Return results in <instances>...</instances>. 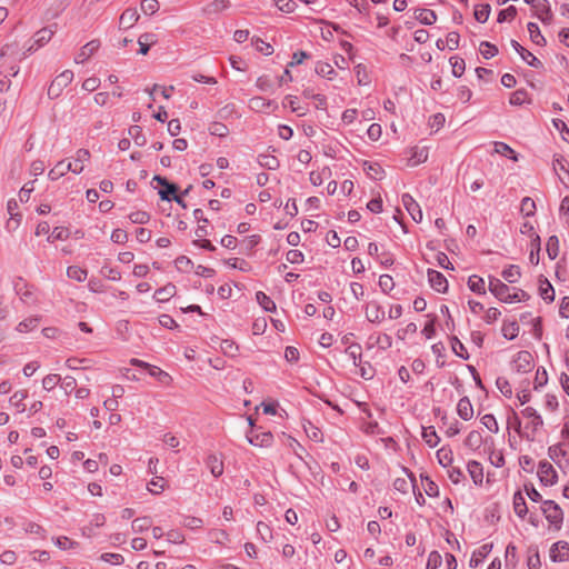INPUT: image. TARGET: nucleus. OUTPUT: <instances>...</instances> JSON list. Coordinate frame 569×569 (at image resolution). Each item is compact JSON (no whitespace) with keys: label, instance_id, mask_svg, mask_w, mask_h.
I'll return each instance as SVG.
<instances>
[{"label":"nucleus","instance_id":"obj_1","mask_svg":"<svg viewBox=\"0 0 569 569\" xmlns=\"http://www.w3.org/2000/svg\"><path fill=\"white\" fill-rule=\"evenodd\" d=\"M541 511L555 530H560L563 523V511L553 500H543Z\"/></svg>","mask_w":569,"mask_h":569},{"label":"nucleus","instance_id":"obj_2","mask_svg":"<svg viewBox=\"0 0 569 569\" xmlns=\"http://www.w3.org/2000/svg\"><path fill=\"white\" fill-rule=\"evenodd\" d=\"M521 415L523 418L528 419V423L526 425L527 432L525 437L528 440H533L537 432L542 428L543 420L542 417L538 413V411L532 407H526Z\"/></svg>","mask_w":569,"mask_h":569},{"label":"nucleus","instance_id":"obj_3","mask_svg":"<svg viewBox=\"0 0 569 569\" xmlns=\"http://www.w3.org/2000/svg\"><path fill=\"white\" fill-rule=\"evenodd\" d=\"M73 79V72L71 70H64L57 76L48 88V96L50 99L60 97L63 89L71 83Z\"/></svg>","mask_w":569,"mask_h":569},{"label":"nucleus","instance_id":"obj_4","mask_svg":"<svg viewBox=\"0 0 569 569\" xmlns=\"http://www.w3.org/2000/svg\"><path fill=\"white\" fill-rule=\"evenodd\" d=\"M56 30L52 26L44 27L37 31L33 36L32 43L28 47L27 51L23 53V57L27 54L32 53L33 51L38 50L39 48L43 47L46 43H48L52 36L54 34Z\"/></svg>","mask_w":569,"mask_h":569},{"label":"nucleus","instance_id":"obj_5","mask_svg":"<svg viewBox=\"0 0 569 569\" xmlns=\"http://www.w3.org/2000/svg\"><path fill=\"white\" fill-rule=\"evenodd\" d=\"M533 368V358L529 351H519L512 360V370L517 373H527Z\"/></svg>","mask_w":569,"mask_h":569},{"label":"nucleus","instance_id":"obj_6","mask_svg":"<svg viewBox=\"0 0 569 569\" xmlns=\"http://www.w3.org/2000/svg\"><path fill=\"white\" fill-rule=\"evenodd\" d=\"M69 171L80 174L83 171V167L73 168L72 161L61 160L48 172V178L54 181L63 177Z\"/></svg>","mask_w":569,"mask_h":569},{"label":"nucleus","instance_id":"obj_7","mask_svg":"<svg viewBox=\"0 0 569 569\" xmlns=\"http://www.w3.org/2000/svg\"><path fill=\"white\" fill-rule=\"evenodd\" d=\"M489 291L500 301L509 303L511 295L510 288L500 279L495 277L489 278Z\"/></svg>","mask_w":569,"mask_h":569},{"label":"nucleus","instance_id":"obj_8","mask_svg":"<svg viewBox=\"0 0 569 569\" xmlns=\"http://www.w3.org/2000/svg\"><path fill=\"white\" fill-rule=\"evenodd\" d=\"M550 559L553 562H565L569 560V543L567 541H557L550 548Z\"/></svg>","mask_w":569,"mask_h":569},{"label":"nucleus","instance_id":"obj_9","mask_svg":"<svg viewBox=\"0 0 569 569\" xmlns=\"http://www.w3.org/2000/svg\"><path fill=\"white\" fill-rule=\"evenodd\" d=\"M428 281L432 289H435L438 292H446L448 290V280L446 277L433 269L428 270Z\"/></svg>","mask_w":569,"mask_h":569},{"label":"nucleus","instance_id":"obj_10","mask_svg":"<svg viewBox=\"0 0 569 569\" xmlns=\"http://www.w3.org/2000/svg\"><path fill=\"white\" fill-rule=\"evenodd\" d=\"M402 204L416 222L422 220V211L418 202L409 194L405 193L401 197Z\"/></svg>","mask_w":569,"mask_h":569},{"label":"nucleus","instance_id":"obj_11","mask_svg":"<svg viewBox=\"0 0 569 569\" xmlns=\"http://www.w3.org/2000/svg\"><path fill=\"white\" fill-rule=\"evenodd\" d=\"M100 48V41L94 39L86 43L78 54L74 57V62L80 64L84 63L91 56L97 52V50Z\"/></svg>","mask_w":569,"mask_h":569},{"label":"nucleus","instance_id":"obj_12","mask_svg":"<svg viewBox=\"0 0 569 569\" xmlns=\"http://www.w3.org/2000/svg\"><path fill=\"white\" fill-rule=\"evenodd\" d=\"M511 47L519 53L521 59L528 63L530 67L540 68L542 66L541 61L535 57L530 51L525 49L518 41L511 40Z\"/></svg>","mask_w":569,"mask_h":569},{"label":"nucleus","instance_id":"obj_13","mask_svg":"<svg viewBox=\"0 0 569 569\" xmlns=\"http://www.w3.org/2000/svg\"><path fill=\"white\" fill-rule=\"evenodd\" d=\"M538 475L545 486H552L557 480V472L549 462L540 463Z\"/></svg>","mask_w":569,"mask_h":569},{"label":"nucleus","instance_id":"obj_14","mask_svg":"<svg viewBox=\"0 0 569 569\" xmlns=\"http://www.w3.org/2000/svg\"><path fill=\"white\" fill-rule=\"evenodd\" d=\"M366 318L368 321L379 323L386 318L385 310L377 302H370L366 308Z\"/></svg>","mask_w":569,"mask_h":569},{"label":"nucleus","instance_id":"obj_15","mask_svg":"<svg viewBox=\"0 0 569 569\" xmlns=\"http://www.w3.org/2000/svg\"><path fill=\"white\" fill-rule=\"evenodd\" d=\"M139 13L136 8L126 9L119 19V28L120 29H130L132 28L137 21L139 20Z\"/></svg>","mask_w":569,"mask_h":569},{"label":"nucleus","instance_id":"obj_16","mask_svg":"<svg viewBox=\"0 0 569 569\" xmlns=\"http://www.w3.org/2000/svg\"><path fill=\"white\" fill-rule=\"evenodd\" d=\"M536 12V17L543 23H549L552 19V11L548 0L537 1L532 7Z\"/></svg>","mask_w":569,"mask_h":569},{"label":"nucleus","instance_id":"obj_17","mask_svg":"<svg viewBox=\"0 0 569 569\" xmlns=\"http://www.w3.org/2000/svg\"><path fill=\"white\" fill-rule=\"evenodd\" d=\"M428 148L427 147H415L410 149V158L408 160V164L410 167H416L420 163H423L428 159Z\"/></svg>","mask_w":569,"mask_h":569},{"label":"nucleus","instance_id":"obj_18","mask_svg":"<svg viewBox=\"0 0 569 569\" xmlns=\"http://www.w3.org/2000/svg\"><path fill=\"white\" fill-rule=\"evenodd\" d=\"M467 470L475 485L480 486L483 482V468L482 465L476 460H470L467 465Z\"/></svg>","mask_w":569,"mask_h":569},{"label":"nucleus","instance_id":"obj_19","mask_svg":"<svg viewBox=\"0 0 569 569\" xmlns=\"http://www.w3.org/2000/svg\"><path fill=\"white\" fill-rule=\"evenodd\" d=\"M457 413L458 416L468 421L473 417V407L468 397H462L457 405Z\"/></svg>","mask_w":569,"mask_h":569},{"label":"nucleus","instance_id":"obj_20","mask_svg":"<svg viewBox=\"0 0 569 569\" xmlns=\"http://www.w3.org/2000/svg\"><path fill=\"white\" fill-rule=\"evenodd\" d=\"M415 18L425 26H431L437 21V14L433 10L419 8L415 10Z\"/></svg>","mask_w":569,"mask_h":569},{"label":"nucleus","instance_id":"obj_21","mask_svg":"<svg viewBox=\"0 0 569 569\" xmlns=\"http://www.w3.org/2000/svg\"><path fill=\"white\" fill-rule=\"evenodd\" d=\"M206 465L214 478H218L223 473V461L217 455H210L207 458Z\"/></svg>","mask_w":569,"mask_h":569},{"label":"nucleus","instance_id":"obj_22","mask_svg":"<svg viewBox=\"0 0 569 569\" xmlns=\"http://www.w3.org/2000/svg\"><path fill=\"white\" fill-rule=\"evenodd\" d=\"M539 295L547 302H552L555 300V289L548 279L543 277H540L539 279Z\"/></svg>","mask_w":569,"mask_h":569},{"label":"nucleus","instance_id":"obj_23","mask_svg":"<svg viewBox=\"0 0 569 569\" xmlns=\"http://www.w3.org/2000/svg\"><path fill=\"white\" fill-rule=\"evenodd\" d=\"M257 161L260 167L268 170H277L280 166V161L278 160V158L270 153H260L257 157Z\"/></svg>","mask_w":569,"mask_h":569},{"label":"nucleus","instance_id":"obj_24","mask_svg":"<svg viewBox=\"0 0 569 569\" xmlns=\"http://www.w3.org/2000/svg\"><path fill=\"white\" fill-rule=\"evenodd\" d=\"M177 292L176 286L168 283L164 287L156 290L153 299L158 302H166L170 300Z\"/></svg>","mask_w":569,"mask_h":569},{"label":"nucleus","instance_id":"obj_25","mask_svg":"<svg viewBox=\"0 0 569 569\" xmlns=\"http://www.w3.org/2000/svg\"><path fill=\"white\" fill-rule=\"evenodd\" d=\"M492 550L491 543H485L481 547H479L477 550L473 551L469 565L470 567H478L480 561L486 558Z\"/></svg>","mask_w":569,"mask_h":569},{"label":"nucleus","instance_id":"obj_26","mask_svg":"<svg viewBox=\"0 0 569 569\" xmlns=\"http://www.w3.org/2000/svg\"><path fill=\"white\" fill-rule=\"evenodd\" d=\"M483 443V438L480 431L472 430L468 433L465 440V446L472 451L480 449Z\"/></svg>","mask_w":569,"mask_h":569},{"label":"nucleus","instance_id":"obj_27","mask_svg":"<svg viewBox=\"0 0 569 569\" xmlns=\"http://www.w3.org/2000/svg\"><path fill=\"white\" fill-rule=\"evenodd\" d=\"M157 42V36L151 32L142 33L139 39V53L140 54H147L150 47Z\"/></svg>","mask_w":569,"mask_h":569},{"label":"nucleus","instance_id":"obj_28","mask_svg":"<svg viewBox=\"0 0 569 569\" xmlns=\"http://www.w3.org/2000/svg\"><path fill=\"white\" fill-rule=\"evenodd\" d=\"M513 510H515V513L521 519H523L526 517V515L528 513V507H527L525 497L522 496V493L520 491H517L513 495Z\"/></svg>","mask_w":569,"mask_h":569},{"label":"nucleus","instance_id":"obj_29","mask_svg":"<svg viewBox=\"0 0 569 569\" xmlns=\"http://www.w3.org/2000/svg\"><path fill=\"white\" fill-rule=\"evenodd\" d=\"M272 440H273V436L271 432H262V433H258V435L248 437V441L252 446H257V447H269V446H271Z\"/></svg>","mask_w":569,"mask_h":569},{"label":"nucleus","instance_id":"obj_30","mask_svg":"<svg viewBox=\"0 0 569 569\" xmlns=\"http://www.w3.org/2000/svg\"><path fill=\"white\" fill-rule=\"evenodd\" d=\"M256 300L259 306L267 312H274L277 310L274 301L262 291H258L256 293Z\"/></svg>","mask_w":569,"mask_h":569},{"label":"nucleus","instance_id":"obj_31","mask_svg":"<svg viewBox=\"0 0 569 569\" xmlns=\"http://www.w3.org/2000/svg\"><path fill=\"white\" fill-rule=\"evenodd\" d=\"M28 397L27 390H18L10 397V403L18 409L19 412L26 411L24 400Z\"/></svg>","mask_w":569,"mask_h":569},{"label":"nucleus","instance_id":"obj_32","mask_svg":"<svg viewBox=\"0 0 569 569\" xmlns=\"http://www.w3.org/2000/svg\"><path fill=\"white\" fill-rule=\"evenodd\" d=\"M315 71L320 77H323V78H327L330 80L333 79L336 76V71H335L333 67L330 63L323 62V61H318L316 63Z\"/></svg>","mask_w":569,"mask_h":569},{"label":"nucleus","instance_id":"obj_33","mask_svg":"<svg viewBox=\"0 0 569 569\" xmlns=\"http://www.w3.org/2000/svg\"><path fill=\"white\" fill-rule=\"evenodd\" d=\"M422 439L430 447L435 448L440 442V438L437 435L433 427L422 428Z\"/></svg>","mask_w":569,"mask_h":569},{"label":"nucleus","instance_id":"obj_34","mask_svg":"<svg viewBox=\"0 0 569 569\" xmlns=\"http://www.w3.org/2000/svg\"><path fill=\"white\" fill-rule=\"evenodd\" d=\"M468 287L475 293H478V295L486 293L485 280L477 274H472L469 277Z\"/></svg>","mask_w":569,"mask_h":569},{"label":"nucleus","instance_id":"obj_35","mask_svg":"<svg viewBox=\"0 0 569 569\" xmlns=\"http://www.w3.org/2000/svg\"><path fill=\"white\" fill-rule=\"evenodd\" d=\"M527 29H528V32L530 34V39L533 43L538 44V46H545L546 44V39L545 37L541 34L540 32V29L538 27L537 23L535 22H529L527 24Z\"/></svg>","mask_w":569,"mask_h":569},{"label":"nucleus","instance_id":"obj_36","mask_svg":"<svg viewBox=\"0 0 569 569\" xmlns=\"http://www.w3.org/2000/svg\"><path fill=\"white\" fill-rule=\"evenodd\" d=\"M521 277L520 268L516 264H510L502 271V278L509 283L517 282Z\"/></svg>","mask_w":569,"mask_h":569},{"label":"nucleus","instance_id":"obj_37","mask_svg":"<svg viewBox=\"0 0 569 569\" xmlns=\"http://www.w3.org/2000/svg\"><path fill=\"white\" fill-rule=\"evenodd\" d=\"M501 332L506 339L512 340L519 333V325L516 321H505L501 328Z\"/></svg>","mask_w":569,"mask_h":569},{"label":"nucleus","instance_id":"obj_38","mask_svg":"<svg viewBox=\"0 0 569 569\" xmlns=\"http://www.w3.org/2000/svg\"><path fill=\"white\" fill-rule=\"evenodd\" d=\"M209 538L212 542L217 545H227L230 541L228 532L223 529L210 530Z\"/></svg>","mask_w":569,"mask_h":569},{"label":"nucleus","instance_id":"obj_39","mask_svg":"<svg viewBox=\"0 0 569 569\" xmlns=\"http://www.w3.org/2000/svg\"><path fill=\"white\" fill-rule=\"evenodd\" d=\"M437 459L442 467H450L453 461L452 451L449 448L442 447L437 451Z\"/></svg>","mask_w":569,"mask_h":569},{"label":"nucleus","instance_id":"obj_40","mask_svg":"<svg viewBox=\"0 0 569 569\" xmlns=\"http://www.w3.org/2000/svg\"><path fill=\"white\" fill-rule=\"evenodd\" d=\"M331 176V170L328 167L322 168L320 171L310 172L309 179L313 186L322 184L323 180Z\"/></svg>","mask_w":569,"mask_h":569},{"label":"nucleus","instance_id":"obj_41","mask_svg":"<svg viewBox=\"0 0 569 569\" xmlns=\"http://www.w3.org/2000/svg\"><path fill=\"white\" fill-rule=\"evenodd\" d=\"M67 276L72 280L82 282L87 279L88 272L86 269H82L78 266H70L67 269Z\"/></svg>","mask_w":569,"mask_h":569},{"label":"nucleus","instance_id":"obj_42","mask_svg":"<svg viewBox=\"0 0 569 569\" xmlns=\"http://www.w3.org/2000/svg\"><path fill=\"white\" fill-rule=\"evenodd\" d=\"M272 103L273 102L271 100H267L262 97H253L249 101V108L253 111L260 112L270 107Z\"/></svg>","mask_w":569,"mask_h":569},{"label":"nucleus","instance_id":"obj_43","mask_svg":"<svg viewBox=\"0 0 569 569\" xmlns=\"http://www.w3.org/2000/svg\"><path fill=\"white\" fill-rule=\"evenodd\" d=\"M490 12H491L490 4L486 3V4L476 6L473 14L478 22L485 23L488 20Z\"/></svg>","mask_w":569,"mask_h":569},{"label":"nucleus","instance_id":"obj_44","mask_svg":"<svg viewBox=\"0 0 569 569\" xmlns=\"http://www.w3.org/2000/svg\"><path fill=\"white\" fill-rule=\"evenodd\" d=\"M451 349L457 357H460L465 360L469 358V353L465 345L457 337L451 338Z\"/></svg>","mask_w":569,"mask_h":569},{"label":"nucleus","instance_id":"obj_45","mask_svg":"<svg viewBox=\"0 0 569 569\" xmlns=\"http://www.w3.org/2000/svg\"><path fill=\"white\" fill-rule=\"evenodd\" d=\"M346 355L352 360L355 366H359L361 361V346L352 343L346 349Z\"/></svg>","mask_w":569,"mask_h":569},{"label":"nucleus","instance_id":"obj_46","mask_svg":"<svg viewBox=\"0 0 569 569\" xmlns=\"http://www.w3.org/2000/svg\"><path fill=\"white\" fill-rule=\"evenodd\" d=\"M547 253L551 260H555L559 254V239L557 236H550L547 240Z\"/></svg>","mask_w":569,"mask_h":569},{"label":"nucleus","instance_id":"obj_47","mask_svg":"<svg viewBox=\"0 0 569 569\" xmlns=\"http://www.w3.org/2000/svg\"><path fill=\"white\" fill-rule=\"evenodd\" d=\"M152 525V521L149 517H140V518H136L133 521H132V530L133 532H143L146 530H148Z\"/></svg>","mask_w":569,"mask_h":569},{"label":"nucleus","instance_id":"obj_48","mask_svg":"<svg viewBox=\"0 0 569 569\" xmlns=\"http://www.w3.org/2000/svg\"><path fill=\"white\" fill-rule=\"evenodd\" d=\"M450 64L452 69V74L457 78H460L466 69L465 60L460 57H451L450 58Z\"/></svg>","mask_w":569,"mask_h":569},{"label":"nucleus","instance_id":"obj_49","mask_svg":"<svg viewBox=\"0 0 569 569\" xmlns=\"http://www.w3.org/2000/svg\"><path fill=\"white\" fill-rule=\"evenodd\" d=\"M90 152L88 149H78L76 151V154H74V158H73V168H77V167H83L84 168V163L88 162L90 160Z\"/></svg>","mask_w":569,"mask_h":569},{"label":"nucleus","instance_id":"obj_50","mask_svg":"<svg viewBox=\"0 0 569 569\" xmlns=\"http://www.w3.org/2000/svg\"><path fill=\"white\" fill-rule=\"evenodd\" d=\"M527 566L529 569H539L541 567L540 555L536 547L529 549Z\"/></svg>","mask_w":569,"mask_h":569},{"label":"nucleus","instance_id":"obj_51","mask_svg":"<svg viewBox=\"0 0 569 569\" xmlns=\"http://www.w3.org/2000/svg\"><path fill=\"white\" fill-rule=\"evenodd\" d=\"M479 50L485 59H491L498 53V48L488 41H482Z\"/></svg>","mask_w":569,"mask_h":569},{"label":"nucleus","instance_id":"obj_52","mask_svg":"<svg viewBox=\"0 0 569 569\" xmlns=\"http://www.w3.org/2000/svg\"><path fill=\"white\" fill-rule=\"evenodd\" d=\"M148 370H149V375L151 377H154L162 383H169L171 380V377L166 371L160 369L159 367L149 366Z\"/></svg>","mask_w":569,"mask_h":569},{"label":"nucleus","instance_id":"obj_53","mask_svg":"<svg viewBox=\"0 0 569 569\" xmlns=\"http://www.w3.org/2000/svg\"><path fill=\"white\" fill-rule=\"evenodd\" d=\"M520 211L526 216V217H531L535 214V211H536V203L535 201L529 198V197H525L522 200H521V204H520Z\"/></svg>","mask_w":569,"mask_h":569},{"label":"nucleus","instance_id":"obj_54","mask_svg":"<svg viewBox=\"0 0 569 569\" xmlns=\"http://www.w3.org/2000/svg\"><path fill=\"white\" fill-rule=\"evenodd\" d=\"M61 381V377L57 373H50V375H47L43 379H42V387L44 390L47 391H51L52 389H54L57 387V385Z\"/></svg>","mask_w":569,"mask_h":569},{"label":"nucleus","instance_id":"obj_55","mask_svg":"<svg viewBox=\"0 0 569 569\" xmlns=\"http://www.w3.org/2000/svg\"><path fill=\"white\" fill-rule=\"evenodd\" d=\"M257 533L264 542H268L272 539V530L269 525L263 521H259L257 523Z\"/></svg>","mask_w":569,"mask_h":569},{"label":"nucleus","instance_id":"obj_56","mask_svg":"<svg viewBox=\"0 0 569 569\" xmlns=\"http://www.w3.org/2000/svg\"><path fill=\"white\" fill-rule=\"evenodd\" d=\"M495 151L501 156L508 157L512 160H517L516 152L505 142H496Z\"/></svg>","mask_w":569,"mask_h":569},{"label":"nucleus","instance_id":"obj_57","mask_svg":"<svg viewBox=\"0 0 569 569\" xmlns=\"http://www.w3.org/2000/svg\"><path fill=\"white\" fill-rule=\"evenodd\" d=\"M481 423L492 433L499 432V426L493 415L487 413L481 418Z\"/></svg>","mask_w":569,"mask_h":569},{"label":"nucleus","instance_id":"obj_58","mask_svg":"<svg viewBox=\"0 0 569 569\" xmlns=\"http://www.w3.org/2000/svg\"><path fill=\"white\" fill-rule=\"evenodd\" d=\"M256 87L263 92L273 91V82L268 76H261L256 81Z\"/></svg>","mask_w":569,"mask_h":569},{"label":"nucleus","instance_id":"obj_59","mask_svg":"<svg viewBox=\"0 0 569 569\" xmlns=\"http://www.w3.org/2000/svg\"><path fill=\"white\" fill-rule=\"evenodd\" d=\"M129 134L134 140L136 144L138 146H144L146 143V137L142 133V129L139 126H132L129 128Z\"/></svg>","mask_w":569,"mask_h":569},{"label":"nucleus","instance_id":"obj_60","mask_svg":"<svg viewBox=\"0 0 569 569\" xmlns=\"http://www.w3.org/2000/svg\"><path fill=\"white\" fill-rule=\"evenodd\" d=\"M141 11L144 14H154L159 10L158 0H142L140 4Z\"/></svg>","mask_w":569,"mask_h":569},{"label":"nucleus","instance_id":"obj_61","mask_svg":"<svg viewBox=\"0 0 569 569\" xmlns=\"http://www.w3.org/2000/svg\"><path fill=\"white\" fill-rule=\"evenodd\" d=\"M379 287L385 293H389L395 288L393 278L389 274H381L379 277Z\"/></svg>","mask_w":569,"mask_h":569},{"label":"nucleus","instance_id":"obj_62","mask_svg":"<svg viewBox=\"0 0 569 569\" xmlns=\"http://www.w3.org/2000/svg\"><path fill=\"white\" fill-rule=\"evenodd\" d=\"M442 563V557L438 551H431L428 556L426 569H438Z\"/></svg>","mask_w":569,"mask_h":569},{"label":"nucleus","instance_id":"obj_63","mask_svg":"<svg viewBox=\"0 0 569 569\" xmlns=\"http://www.w3.org/2000/svg\"><path fill=\"white\" fill-rule=\"evenodd\" d=\"M34 190V181H29L23 184V187L19 191V200L21 202H28L31 193Z\"/></svg>","mask_w":569,"mask_h":569},{"label":"nucleus","instance_id":"obj_64","mask_svg":"<svg viewBox=\"0 0 569 569\" xmlns=\"http://www.w3.org/2000/svg\"><path fill=\"white\" fill-rule=\"evenodd\" d=\"M527 99V91L525 89L516 90L511 93L509 102L512 106H521Z\"/></svg>","mask_w":569,"mask_h":569}]
</instances>
